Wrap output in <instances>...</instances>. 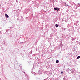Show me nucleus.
Returning <instances> with one entry per match:
<instances>
[{
	"label": "nucleus",
	"instance_id": "4",
	"mask_svg": "<svg viewBox=\"0 0 80 80\" xmlns=\"http://www.w3.org/2000/svg\"><path fill=\"white\" fill-rule=\"evenodd\" d=\"M55 26L56 27H58V24H56Z\"/></svg>",
	"mask_w": 80,
	"mask_h": 80
},
{
	"label": "nucleus",
	"instance_id": "1",
	"mask_svg": "<svg viewBox=\"0 0 80 80\" xmlns=\"http://www.w3.org/2000/svg\"><path fill=\"white\" fill-rule=\"evenodd\" d=\"M54 10H60V8H54Z\"/></svg>",
	"mask_w": 80,
	"mask_h": 80
},
{
	"label": "nucleus",
	"instance_id": "3",
	"mask_svg": "<svg viewBox=\"0 0 80 80\" xmlns=\"http://www.w3.org/2000/svg\"><path fill=\"white\" fill-rule=\"evenodd\" d=\"M58 62H59V61H58V60H57L56 61V63H58Z\"/></svg>",
	"mask_w": 80,
	"mask_h": 80
},
{
	"label": "nucleus",
	"instance_id": "6",
	"mask_svg": "<svg viewBox=\"0 0 80 80\" xmlns=\"http://www.w3.org/2000/svg\"><path fill=\"white\" fill-rule=\"evenodd\" d=\"M61 73L62 74V73H63V72L62 71V72H61Z\"/></svg>",
	"mask_w": 80,
	"mask_h": 80
},
{
	"label": "nucleus",
	"instance_id": "5",
	"mask_svg": "<svg viewBox=\"0 0 80 80\" xmlns=\"http://www.w3.org/2000/svg\"><path fill=\"white\" fill-rule=\"evenodd\" d=\"M80 58V56H78V57H77V59H79V58Z\"/></svg>",
	"mask_w": 80,
	"mask_h": 80
},
{
	"label": "nucleus",
	"instance_id": "2",
	"mask_svg": "<svg viewBox=\"0 0 80 80\" xmlns=\"http://www.w3.org/2000/svg\"><path fill=\"white\" fill-rule=\"evenodd\" d=\"M5 16L6 18H9V16H8V15H7V14H5Z\"/></svg>",
	"mask_w": 80,
	"mask_h": 80
}]
</instances>
